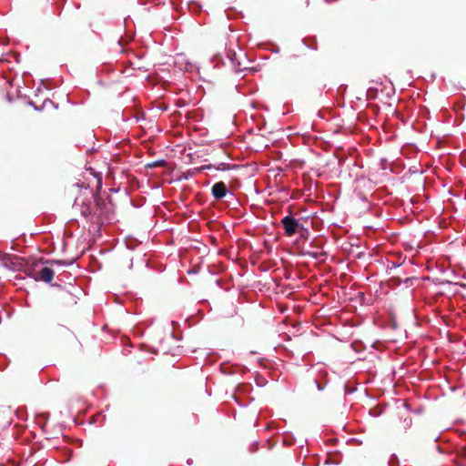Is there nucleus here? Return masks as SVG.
<instances>
[{"label": "nucleus", "mask_w": 466, "mask_h": 466, "mask_svg": "<svg viewBox=\"0 0 466 466\" xmlns=\"http://www.w3.org/2000/svg\"><path fill=\"white\" fill-rule=\"evenodd\" d=\"M304 255H307L309 257H311L315 259H318V260H324L325 257H326V253L323 252V251H311V250H308V251H305L303 253Z\"/></svg>", "instance_id": "nucleus-4"}, {"label": "nucleus", "mask_w": 466, "mask_h": 466, "mask_svg": "<svg viewBox=\"0 0 466 466\" xmlns=\"http://www.w3.org/2000/svg\"><path fill=\"white\" fill-rule=\"evenodd\" d=\"M51 264H52V265H53V264H56V265H60V266H68V265L73 264V262H72V261H70V262H66V261H65V260H52V261H51Z\"/></svg>", "instance_id": "nucleus-6"}, {"label": "nucleus", "mask_w": 466, "mask_h": 466, "mask_svg": "<svg viewBox=\"0 0 466 466\" xmlns=\"http://www.w3.org/2000/svg\"><path fill=\"white\" fill-rule=\"evenodd\" d=\"M91 213H92V208H91L90 204L84 203L83 207L81 208V214L84 217H88Z\"/></svg>", "instance_id": "nucleus-5"}, {"label": "nucleus", "mask_w": 466, "mask_h": 466, "mask_svg": "<svg viewBox=\"0 0 466 466\" xmlns=\"http://www.w3.org/2000/svg\"><path fill=\"white\" fill-rule=\"evenodd\" d=\"M27 275L35 280H42L46 283L52 281L54 278V270L47 267H41L39 262L34 263L26 270Z\"/></svg>", "instance_id": "nucleus-1"}, {"label": "nucleus", "mask_w": 466, "mask_h": 466, "mask_svg": "<svg viewBox=\"0 0 466 466\" xmlns=\"http://www.w3.org/2000/svg\"><path fill=\"white\" fill-rule=\"evenodd\" d=\"M212 195L216 199H221L223 198L227 193L228 189L224 182H217L212 187Z\"/></svg>", "instance_id": "nucleus-3"}, {"label": "nucleus", "mask_w": 466, "mask_h": 466, "mask_svg": "<svg viewBox=\"0 0 466 466\" xmlns=\"http://www.w3.org/2000/svg\"><path fill=\"white\" fill-rule=\"evenodd\" d=\"M281 224L284 228V233L287 237H292L299 230H304L308 233V229L301 225L298 219L292 216H286L282 218Z\"/></svg>", "instance_id": "nucleus-2"}, {"label": "nucleus", "mask_w": 466, "mask_h": 466, "mask_svg": "<svg viewBox=\"0 0 466 466\" xmlns=\"http://www.w3.org/2000/svg\"><path fill=\"white\" fill-rule=\"evenodd\" d=\"M308 234H309V232H308V233H306L304 230H301V237L306 238V236H307Z\"/></svg>", "instance_id": "nucleus-7"}]
</instances>
